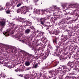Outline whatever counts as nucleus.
Here are the masks:
<instances>
[{
  "label": "nucleus",
  "mask_w": 79,
  "mask_h": 79,
  "mask_svg": "<svg viewBox=\"0 0 79 79\" xmlns=\"http://www.w3.org/2000/svg\"><path fill=\"white\" fill-rule=\"evenodd\" d=\"M24 77L25 79H34V77H30V76L28 75H25L24 76Z\"/></svg>",
  "instance_id": "nucleus-12"
},
{
  "label": "nucleus",
  "mask_w": 79,
  "mask_h": 79,
  "mask_svg": "<svg viewBox=\"0 0 79 79\" xmlns=\"http://www.w3.org/2000/svg\"><path fill=\"white\" fill-rule=\"evenodd\" d=\"M34 35H31L29 36V38L30 39H32V38H33V37H34Z\"/></svg>",
  "instance_id": "nucleus-44"
},
{
  "label": "nucleus",
  "mask_w": 79,
  "mask_h": 79,
  "mask_svg": "<svg viewBox=\"0 0 79 79\" xmlns=\"http://www.w3.org/2000/svg\"><path fill=\"white\" fill-rule=\"evenodd\" d=\"M43 52H44V49H43L40 52V57H39L38 58V60H39V61H43L44 60H45V59L43 58L44 56H45V55L44 54V53H43ZM43 56V57H41V59L40 58H41V56Z\"/></svg>",
  "instance_id": "nucleus-4"
},
{
  "label": "nucleus",
  "mask_w": 79,
  "mask_h": 79,
  "mask_svg": "<svg viewBox=\"0 0 79 79\" xmlns=\"http://www.w3.org/2000/svg\"><path fill=\"white\" fill-rule=\"evenodd\" d=\"M37 47H39V46L35 45H32V46H31V48L32 50H36Z\"/></svg>",
  "instance_id": "nucleus-17"
},
{
  "label": "nucleus",
  "mask_w": 79,
  "mask_h": 79,
  "mask_svg": "<svg viewBox=\"0 0 79 79\" xmlns=\"http://www.w3.org/2000/svg\"><path fill=\"white\" fill-rule=\"evenodd\" d=\"M21 42H22V43H25V41L24 40H21Z\"/></svg>",
  "instance_id": "nucleus-59"
},
{
  "label": "nucleus",
  "mask_w": 79,
  "mask_h": 79,
  "mask_svg": "<svg viewBox=\"0 0 79 79\" xmlns=\"http://www.w3.org/2000/svg\"><path fill=\"white\" fill-rule=\"evenodd\" d=\"M61 22H63V23H64L65 22V19H63L61 20Z\"/></svg>",
  "instance_id": "nucleus-52"
},
{
  "label": "nucleus",
  "mask_w": 79,
  "mask_h": 79,
  "mask_svg": "<svg viewBox=\"0 0 79 79\" xmlns=\"http://www.w3.org/2000/svg\"><path fill=\"white\" fill-rule=\"evenodd\" d=\"M35 58V57H34V56L32 55V54H29V55H28V57H27V59H28L29 61L31 60H32L33 59H34Z\"/></svg>",
  "instance_id": "nucleus-10"
},
{
  "label": "nucleus",
  "mask_w": 79,
  "mask_h": 79,
  "mask_svg": "<svg viewBox=\"0 0 79 79\" xmlns=\"http://www.w3.org/2000/svg\"><path fill=\"white\" fill-rule=\"evenodd\" d=\"M48 47L49 48L47 49L46 51L47 52H46L44 55L45 56H44L43 57V59H46V58H47V56H48L49 54H50V50H51V48H52V46L50 44H48Z\"/></svg>",
  "instance_id": "nucleus-3"
},
{
  "label": "nucleus",
  "mask_w": 79,
  "mask_h": 79,
  "mask_svg": "<svg viewBox=\"0 0 79 79\" xmlns=\"http://www.w3.org/2000/svg\"><path fill=\"white\" fill-rule=\"evenodd\" d=\"M39 67V65H38V64H36L34 66V68H37Z\"/></svg>",
  "instance_id": "nucleus-35"
},
{
  "label": "nucleus",
  "mask_w": 79,
  "mask_h": 79,
  "mask_svg": "<svg viewBox=\"0 0 79 79\" xmlns=\"http://www.w3.org/2000/svg\"><path fill=\"white\" fill-rule=\"evenodd\" d=\"M5 21L4 20H3L0 22V25L2 26H5L6 25Z\"/></svg>",
  "instance_id": "nucleus-16"
},
{
  "label": "nucleus",
  "mask_w": 79,
  "mask_h": 79,
  "mask_svg": "<svg viewBox=\"0 0 79 79\" xmlns=\"http://www.w3.org/2000/svg\"><path fill=\"white\" fill-rule=\"evenodd\" d=\"M55 18H56V19H60L61 18H62V15H55Z\"/></svg>",
  "instance_id": "nucleus-18"
},
{
  "label": "nucleus",
  "mask_w": 79,
  "mask_h": 79,
  "mask_svg": "<svg viewBox=\"0 0 79 79\" xmlns=\"http://www.w3.org/2000/svg\"><path fill=\"white\" fill-rule=\"evenodd\" d=\"M11 12V10H7L6 12L7 14H10V12Z\"/></svg>",
  "instance_id": "nucleus-36"
},
{
  "label": "nucleus",
  "mask_w": 79,
  "mask_h": 79,
  "mask_svg": "<svg viewBox=\"0 0 79 79\" xmlns=\"http://www.w3.org/2000/svg\"><path fill=\"white\" fill-rule=\"evenodd\" d=\"M22 10H23V13L26 14L27 12L29 10V8L26 6H23L22 7Z\"/></svg>",
  "instance_id": "nucleus-5"
},
{
  "label": "nucleus",
  "mask_w": 79,
  "mask_h": 79,
  "mask_svg": "<svg viewBox=\"0 0 79 79\" xmlns=\"http://www.w3.org/2000/svg\"><path fill=\"white\" fill-rule=\"evenodd\" d=\"M31 69V67L27 68V70H29L30 69Z\"/></svg>",
  "instance_id": "nucleus-54"
},
{
  "label": "nucleus",
  "mask_w": 79,
  "mask_h": 79,
  "mask_svg": "<svg viewBox=\"0 0 79 79\" xmlns=\"http://www.w3.org/2000/svg\"><path fill=\"white\" fill-rule=\"evenodd\" d=\"M66 71L63 70L62 72V73H63V74H66Z\"/></svg>",
  "instance_id": "nucleus-53"
},
{
  "label": "nucleus",
  "mask_w": 79,
  "mask_h": 79,
  "mask_svg": "<svg viewBox=\"0 0 79 79\" xmlns=\"http://www.w3.org/2000/svg\"><path fill=\"white\" fill-rule=\"evenodd\" d=\"M58 63H59V62L58 61L55 62L54 64V66H56V65H58Z\"/></svg>",
  "instance_id": "nucleus-31"
},
{
  "label": "nucleus",
  "mask_w": 79,
  "mask_h": 79,
  "mask_svg": "<svg viewBox=\"0 0 79 79\" xmlns=\"http://www.w3.org/2000/svg\"><path fill=\"white\" fill-rule=\"evenodd\" d=\"M64 56H60V60H64Z\"/></svg>",
  "instance_id": "nucleus-39"
},
{
  "label": "nucleus",
  "mask_w": 79,
  "mask_h": 79,
  "mask_svg": "<svg viewBox=\"0 0 79 79\" xmlns=\"http://www.w3.org/2000/svg\"><path fill=\"white\" fill-rule=\"evenodd\" d=\"M30 32H31V29L30 28L27 29L25 31V33L26 34H29Z\"/></svg>",
  "instance_id": "nucleus-20"
},
{
  "label": "nucleus",
  "mask_w": 79,
  "mask_h": 79,
  "mask_svg": "<svg viewBox=\"0 0 79 79\" xmlns=\"http://www.w3.org/2000/svg\"><path fill=\"white\" fill-rule=\"evenodd\" d=\"M31 29H33V30L34 31H32L31 35H34V34H35V29L34 28V27H31Z\"/></svg>",
  "instance_id": "nucleus-22"
},
{
  "label": "nucleus",
  "mask_w": 79,
  "mask_h": 79,
  "mask_svg": "<svg viewBox=\"0 0 79 79\" xmlns=\"http://www.w3.org/2000/svg\"><path fill=\"white\" fill-rule=\"evenodd\" d=\"M67 58H68V57H64V60H66V59H67Z\"/></svg>",
  "instance_id": "nucleus-62"
},
{
  "label": "nucleus",
  "mask_w": 79,
  "mask_h": 79,
  "mask_svg": "<svg viewBox=\"0 0 79 79\" xmlns=\"http://www.w3.org/2000/svg\"><path fill=\"white\" fill-rule=\"evenodd\" d=\"M8 48L9 49H10L11 50V51H12V50L13 49V48L11 46H10L8 47Z\"/></svg>",
  "instance_id": "nucleus-40"
},
{
  "label": "nucleus",
  "mask_w": 79,
  "mask_h": 79,
  "mask_svg": "<svg viewBox=\"0 0 79 79\" xmlns=\"http://www.w3.org/2000/svg\"><path fill=\"white\" fill-rule=\"evenodd\" d=\"M53 7L54 8V9L56 11H57V12H59V11H60V9L59 8L56 7V6H53Z\"/></svg>",
  "instance_id": "nucleus-19"
},
{
  "label": "nucleus",
  "mask_w": 79,
  "mask_h": 79,
  "mask_svg": "<svg viewBox=\"0 0 79 79\" xmlns=\"http://www.w3.org/2000/svg\"><path fill=\"white\" fill-rule=\"evenodd\" d=\"M45 25H46V26H50V27H51V26H50V22H48L46 23V24Z\"/></svg>",
  "instance_id": "nucleus-34"
},
{
  "label": "nucleus",
  "mask_w": 79,
  "mask_h": 79,
  "mask_svg": "<svg viewBox=\"0 0 79 79\" xmlns=\"http://www.w3.org/2000/svg\"><path fill=\"white\" fill-rule=\"evenodd\" d=\"M42 49V48L40 47H39V48H38V49L37 50V51H38V52H39L40 50Z\"/></svg>",
  "instance_id": "nucleus-48"
},
{
  "label": "nucleus",
  "mask_w": 79,
  "mask_h": 79,
  "mask_svg": "<svg viewBox=\"0 0 79 79\" xmlns=\"http://www.w3.org/2000/svg\"><path fill=\"white\" fill-rule=\"evenodd\" d=\"M11 5V4H10V2H8L6 3V4L5 5V6H10Z\"/></svg>",
  "instance_id": "nucleus-32"
},
{
  "label": "nucleus",
  "mask_w": 79,
  "mask_h": 79,
  "mask_svg": "<svg viewBox=\"0 0 79 79\" xmlns=\"http://www.w3.org/2000/svg\"><path fill=\"white\" fill-rule=\"evenodd\" d=\"M70 69L68 68V67L65 65H64L63 67V71H65L66 72L68 71H70Z\"/></svg>",
  "instance_id": "nucleus-14"
},
{
  "label": "nucleus",
  "mask_w": 79,
  "mask_h": 79,
  "mask_svg": "<svg viewBox=\"0 0 79 79\" xmlns=\"http://www.w3.org/2000/svg\"><path fill=\"white\" fill-rule=\"evenodd\" d=\"M18 19L20 22H22V23H24V25L25 28H26V26H30L32 25V23L29 21H25L24 19H22L21 18H19Z\"/></svg>",
  "instance_id": "nucleus-2"
},
{
  "label": "nucleus",
  "mask_w": 79,
  "mask_h": 79,
  "mask_svg": "<svg viewBox=\"0 0 79 79\" xmlns=\"http://www.w3.org/2000/svg\"><path fill=\"white\" fill-rule=\"evenodd\" d=\"M11 25H12V26L13 28H14L15 31V30H16L17 28H18V27L13 24H11Z\"/></svg>",
  "instance_id": "nucleus-25"
},
{
  "label": "nucleus",
  "mask_w": 79,
  "mask_h": 79,
  "mask_svg": "<svg viewBox=\"0 0 79 79\" xmlns=\"http://www.w3.org/2000/svg\"><path fill=\"white\" fill-rule=\"evenodd\" d=\"M22 11H23V7H21L20 9H18L17 10V12L18 13Z\"/></svg>",
  "instance_id": "nucleus-27"
},
{
  "label": "nucleus",
  "mask_w": 79,
  "mask_h": 79,
  "mask_svg": "<svg viewBox=\"0 0 79 79\" xmlns=\"http://www.w3.org/2000/svg\"><path fill=\"white\" fill-rule=\"evenodd\" d=\"M56 34H53V35H58V33L56 32Z\"/></svg>",
  "instance_id": "nucleus-63"
},
{
  "label": "nucleus",
  "mask_w": 79,
  "mask_h": 79,
  "mask_svg": "<svg viewBox=\"0 0 79 79\" xmlns=\"http://www.w3.org/2000/svg\"><path fill=\"white\" fill-rule=\"evenodd\" d=\"M66 6L65 5H62L63 8L64 9L65 8H66Z\"/></svg>",
  "instance_id": "nucleus-49"
},
{
  "label": "nucleus",
  "mask_w": 79,
  "mask_h": 79,
  "mask_svg": "<svg viewBox=\"0 0 79 79\" xmlns=\"http://www.w3.org/2000/svg\"><path fill=\"white\" fill-rule=\"evenodd\" d=\"M3 10V7L0 6V10Z\"/></svg>",
  "instance_id": "nucleus-60"
},
{
  "label": "nucleus",
  "mask_w": 79,
  "mask_h": 79,
  "mask_svg": "<svg viewBox=\"0 0 79 79\" xmlns=\"http://www.w3.org/2000/svg\"><path fill=\"white\" fill-rule=\"evenodd\" d=\"M53 37H55V39H54L53 40V42L54 44H55V45H56V41L58 39V38H56V36H52Z\"/></svg>",
  "instance_id": "nucleus-23"
},
{
  "label": "nucleus",
  "mask_w": 79,
  "mask_h": 79,
  "mask_svg": "<svg viewBox=\"0 0 79 79\" xmlns=\"http://www.w3.org/2000/svg\"><path fill=\"white\" fill-rule=\"evenodd\" d=\"M48 9H45L44 10H42L41 11H40V10H37V13H44L45 12H47V11H48Z\"/></svg>",
  "instance_id": "nucleus-15"
},
{
  "label": "nucleus",
  "mask_w": 79,
  "mask_h": 79,
  "mask_svg": "<svg viewBox=\"0 0 79 79\" xmlns=\"http://www.w3.org/2000/svg\"><path fill=\"white\" fill-rule=\"evenodd\" d=\"M9 31H7L5 32V34H9Z\"/></svg>",
  "instance_id": "nucleus-55"
},
{
  "label": "nucleus",
  "mask_w": 79,
  "mask_h": 79,
  "mask_svg": "<svg viewBox=\"0 0 79 79\" xmlns=\"http://www.w3.org/2000/svg\"><path fill=\"white\" fill-rule=\"evenodd\" d=\"M16 2L18 3H21V0H16Z\"/></svg>",
  "instance_id": "nucleus-37"
},
{
  "label": "nucleus",
  "mask_w": 79,
  "mask_h": 79,
  "mask_svg": "<svg viewBox=\"0 0 79 79\" xmlns=\"http://www.w3.org/2000/svg\"><path fill=\"white\" fill-rule=\"evenodd\" d=\"M18 4L17 5V7H19V6H20L21 5V3H18Z\"/></svg>",
  "instance_id": "nucleus-46"
},
{
  "label": "nucleus",
  "mask_w": 79,
  "mask_h": 79,
  "mask_svg": "<svg viewBox=\"0 0 79 79\" xmlns=\"http://www.w3.org/2000/svg\"><path fill=\"white\" fill-rule=\"evenodd\" d=\"M42 77H46V74L45 73H44L43 74Z\"/></svg>",
  "instance_id": "nucleus-50"
},
{
  "label": "nucleus",
  "mask_w": 79,
  "mask_h": 79,
  "mask_svg": "<svg viewBox=\"0 0 79 79\" xmlns=\"http://www.w3.org/2000/svg\"><path fill=\"white\" fill-rule=\"evenodd\" d=\"M68 74L69 75V77L70 79V78H73H73H76V77L74 76L75 74L74 73H68Z\"/></svg>",
  "instance_id": "nucleus-9"
},
{
  "label": "nucleus",
  "mask_w": 79,
  "mask_h": 79,
  "mask_svg": "<svg viewBox=\"0 0 79 79\" xmlns=\"http://www.w3.org/2000/svg\"><path fill=\"white\" fill-rule=\"evenodd\" d=\"M59 72H60L59 70H57L56 72H55L56 75H57V74H58V73H59Z\"/></svg>",
  "instance_id": "nucleus-47"
},
{
  "label": "nucleus",
  "mask_w": 79,
  "mask_h": 79,
  "mask_svg": "<svg viewBox=\"0 0 79 79\" xmlns=\"http://www.w3.org/2000/svg\"><path fill=\"white\" fill-rule=\"evenodd\" d=\"M46 17L44 18H41L40 19V23H41V24H42L41 27H43V26L45 25L44 23H45V20H46Z\"/></svg>",
  "instance_id": "nucleus-7"
},
{
  "label": "nucleus",
  "mask_w": 79,
  "mask_h": 79,
  "mask_svg": "<svg viewBox=\"0 0 79 79\" xmlns=\"http://www.w3.org/2000/svg\"><path fill=\"white\" fill-rule=\"evenodd\" d=\"M25 64L26 66H29L31 64V63L29 61H26L25 63Z\"/></svg>",
  "instance_id": "nucleus-26"
},
{
  "label": "nucleus",
  "mask_w": 79,
  "mask_h": 79,
  "mask_svg": "<svg viewBox=\"0 0 79 79\" xmlns=\"http://www.w3.org/2000/svg\"><path fill=\"white\" fill-rule=\"evenodd\" d=\"M67 66H69L70 68H74V64L73 62L69 61L67 64Z\"/></svg>",
  "instance_id": "nucleus-8"
},
{
  "label": "nucleus",
  "mask_w": 79,
  "mask_h": 79,
  "mask_svg": "<svg viewBox=\"0 0 79 79\" xmlns=\"http://www.w3.org/2000/svg\"><path fill=\"white\" fill-rule=\"evenodd\" d=\"M47 19H49L50 18V16H49L48 15H47Z\"/></svg>",
  "instance_id": "nucleus-51"
},
{
  "label": "nucleus",
  "mask_w": 79,
  "mask_h": 79,
  "mask_svg": "<svg viewBox=\"0 0 79 79\" xmlns=\"http://www.w3.org/2000/svg\"><path fill=\"white\" fill-rule=\"evenodd\" d=\"M76 20H77V19H75V20H72L71 21V23H74L75 21H76Z\"/></svg>",
  "instance_id": "nucleus-45"
},
{
  "label": "nucleus",
  "mask_w": 79,
  "mask_h": 79,
  "mask_svg": "<svg viewBox=\"0 0 79 79\" xmlns=\"http://www.w3.org/2000/svg\"><path fill=\"white\" fill-rule=\"evenodd\" d=\"M37 9H35L34 10V13H37Z\"/></svg>",
  "instance_id": "nucleus-42"
},
{
  "label": "nucleus",
  "mask_w": 79,
  "mask_h": 79,
  "mask_svg": "<svg viewBox=\"0 0 79 79\" xmlns=\"http://www.w3.org/2000/svg\"><path fill=\"white\" fill-rule=\"evenodd\" d=\"M74 6V4L73 5V4H71L68 6V8H73V7Z\"/></svg>",
  "instance_id": "nucleus-38"
},
{
  "label": "nucleus",
  "mask_w": 79,
  "mask_h": 79,
  "mask_svg": "<svg viewBox=\"0 0 79 79\" xmlns=\"http://www.w3.org/2000/svg\"><path fill=\"white\" fill-rule=\"evenodd\" d=\"M48 66L43 67H42V69L43 70L46 69H47V68Z\"/></svg>",
  "instance_id": "nucleus-41"
},
{
  "label": "nucleus",
  "mask_w": 79,
  "mask_h": 79,
  "mask_svg": "<svg viewBox=\"0 0 79 79\" xmlns=\"http://www.w3.org/2000/svg\"><path fill=\"white\" fill-rule=\"evenodd\" d=\"M69 13L68 12L67 13V12H66V13H65V15H68V14Z\"/></svg>",
  "instance_id": "nucleus-58"
},
{
  "label": "nucleus",
  "mask_w": 79,
  "mask_h": 79,
  "mask_svg": "<svg viewBox=\"0 0 79 79\" xmlns=\"http://www.w3.org/2000/svg\"><path fill=\"white\" fill-rule=\"evenodd\" d=\"M73 7L72 10L73 12L69 14L70 15H73L74 16H77V12L79 11V4H76L73 5Z\"/></svg>",
  "instance_id": "nucleus-1"
},
{
  "label": "nucleus",
  "mask_w": 79,
  "mask_h": 79,
  "mask_svg": "<svg viewBox=\"0 0 79 79\" xmlns=\"http://www.w3.org/2000/svg\"><path fill=\"white\" fill-rule=\"evenodd\" d=\"M17 48H13V49L12 50V51H11V52H12V53H17Z\"/></svg>",
  "instance_id": "nucleus-21"
},
{
  "label": "nucleus",
  "mask_w": 79,
  "mask_h": 79,
  "mask_svg": "<svg viewBox=\"0 0 79 79\" xmlns=\"http://www.w3.org/2000/svg\"><path fill=\"white\" fill-rule=\"evenodd\" d=\"M56 48H57V49H59V50H60V49H61V48H60V47L58 46H56Z\"/></svg>",
  "instance_id": "nucleus-43"
},
{
  "label": "nucleus",
  "mask_w": 79,
  "mask_h": 79,
  "mask_svg": "<svg viewBox=\"0 0 79 79\" xmlns=\"http://www.w3.org/2000/svg\"><path fill=\"white\" fill-rule=\"evenodd\" d=\"M43 26H44V27H46V30L48 31L49 29H50V27L49 26H47V25H45V24L44 25H43Z\"/></svg>",
  "instance_id": "nucleus-30"
},
{
  "label": "nucleus",
  "mask_w": 79,
  "mask_h": 79,
  "mask_svg": "<svg viewBox=\"0 0 79 79\" xmlns=\"http://www.w3.org/2000/svg\"><path fill=\"white\" fill-rule=\"evenodd\" d=\"M48 31H49V34H55V35L56 34V32H54V33H52V32H53V31H50V30H48Z\"/></svg>",
  "instance_id": "nucleus-29"
},
{
  "label": "nucleus",
  "mask_w": 79,
  "mask_h": 79,
  "mask_svg": "<svg viewBox=\"0 0 79 79\" xmlns=\"http://www.w3.org/2000/svg\"><path fill=\"white\" fill-rule=\"evenodd\" d=\"M69 44V42H68L67 43H66L65 44V45H68Z\"/></svg>",
  "instance_id": "nucleus-56"
},
{
  "label": "nucleus",
  "mask_w": 79,
  "mask_h": 79,
  "mask_svg": "<svg viewBox=\"0 0 79 79\" xmlns=\"http://www.w3.org/2000/svg\"><path fill=\"white\" fill-rule=\"evenodd\" d=\"M49 74L51 77H49V79H52V77H53V76L54 75V76H56V74H55V72L53 70H50L48 71Z\"/></svg>",
  "instance_id": "nucleus-6"
},
{
  "label": "nucleus",
  "mask_w": 79,
  "mask_h": 79,
  "mask_svg": "<svg viewBox=\"0 0 79 79\" xmlns=\"http://www.w3.org/2000/svg\"><path fill=\"white\" fill-rule=\"evenodd\" d=\"M23 55L24 57H26L27 56H29V53L27 52H24L23 53Z\"/></svg>",
  "instance_id": "nucleus-24"
},
{
  "label": "nucleus",
  "mask_w": 79,
  "mask_h": 79,
  "mask_svg": "<svg viewBox=\"0 0 79 79\" xmlns=\"http://www.w3.org/2000/svg\"><path fill=\"white\" fill-rule=\"evenodd\" d=\"M64 77L66 79H67V78H68V76H66V75L64 74L62 75V78H64Z\"/></svg>",
  "instance_id": "nucleus-33"
},
{
  "label": "nucleus",
  "mask_w": 79,
  "mask_h": 79,
  "mask_svg": "<svg viewBox=\"0 0 79 79\" xmlns=\"http://www.w3.org/2000/svg\"><path fill=\"white\" fill-rule=\"evenodd\" d=\"M18 76H20V77H23V75H22V74L18 75Z\"/></svg>",
  "instance_id": "nucleus-57"
},
{
  "label": "nucleus",
  "mask_w": 79,
  "mask_h": 79,
  "mask_svg": "<svg viewBox=\"0 0 79 79\" xmlns=\"http://www.w3.org/2000/svg\"><path fill=\"white\" fill-rule=\"evenodd\" d=\"M55 17V15H54L53 16V17L51 18V19L52 21H56V19Z\"/></svg>",
  "instance_id": "nucleus-28"
},
{
  "label": "nucleus",
  "mask_w": 79,
  "mask_h": 79,
  "mask_svg": "<svg viewBox=\"0 0 79 79\" xmlns=\"http://www.w3.org/2000/svg\"><path fill=\"white\" fill-rule=\"evenodd\" d=\"M39 0H34V2H38V1H39Z\"/></svg>",
  "instance_id": "nucleus-61"
},
{
  "label": "nucleus",
  "mask_w": 79,
  "mask_h": 79,
  "mask_svg": "<svg viewBox=\"0 0 79 79\" xmlns=\"http://www.w3.org/2000/svg\"><path fill=\"white\" fill-rule=\"evenodd\" d=\"M43 43L44 44H46V43L47 42V38L44 37V36H43L42 37L41 39Z\"/></svg>",
  "instance_id": "nucleus-11"
},
{
  "label": "nucleus",
  "mask_w": 79,
  "mask_h": 79,
  "mask_svg": "<svg viewBox=\"0 0 79 79\" xmlns=\"http://www.w3.org/2000/svg\"><path fill=\"white\" fill-rule=\"evenodd\" d=\"M45 34V32H39V34L37 35V37H44V35Z\"/></svg>",
  "instance_id": "nucleus-13"
},
{
  "label": "nucleus",
  "mask_w": 79,
  "mask_h": 79,
  "mask_svg": "<svg viewBox=\"0 0 79 79\" xmlns=\"http://www.w3.org/2000/svg\"><path fill=\"white\" fill-rule=\"evenodd\" d=\"M19 27H23V25H20Z\"/></svg>",
  "instance_id": "nucleus-64"
}]
</instances>
